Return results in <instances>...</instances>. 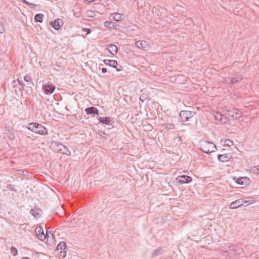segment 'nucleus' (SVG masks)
<instances>
[{
    "label": "nucleus",
    "mask_w": 259,
    "mask_h": 259,
    "mask_svg": "<svg viewBox=\"0 0 259 259\" xmlns=\"http://www.w3.org/2000/svg\"><path fill=\"white\" fill-rule=\"evenodd\" d=\"M200 149L203 152L209 153L216 149V146L212 142L202 140L200 142Z\"/></svg>",
    "instance_id": "obj_1"
},
{
    "label": "nucleus",
    "mask_w": 259,
    "mask_h": 259,
    "mask_svg": "<svg viewBox=\"0 0 259 259\" xmlns=\"http://www.w3.org/2000/svg\"><path fill=\"white\" fill-rule=\"evenodd\" d=\"M28 129L32 132L40 135H45L47 133V130L41 124L37 123H31L28 124Z\"/></svg>",
    "instance_id": "obj_2"
},
{
    "label": "nucleus",
    "mask_w": 259,
    "mask_h": 259,
    "mask_svg": "<svg viewBox=\"0 0 259 259\" xmlns=\"http://www.w3.org/2000/svg\"><path fill=\"white\" fill-rule=\"evenodd\" d=\"M227 113V115L235 119H238L241 117L242 113L238 110L234 108H229L225 109Z\"/></svg>",
    "instance_id": "obj_3"
},
{
    "label": "nucleus",
    "mask_w": 259,
    "mask_h": 259,
    "mask_svg": "<svg viewBox=\"0 0 259 259\" xmlns=\"http://www.w3.org/2000/svg\"><path fill=\"white\" fill-rule=\"evenodd\" d=\"M194 115V113L190 111L183 110L180 113V116L182 121H187Z\"/></svg>",
    "instance_id": "obj_4"
},
{
    "label": "nucleus",
    "mask_w": 259,
    "mask_h": 259,
    "mask_svg": "<svg viewBox=\"0 0 259 259\" xmlns=\"http://www.w3.org/2000/svg\"><path fill=\"white\" fill-rule=\"evenodd\" d=\"M35 232L37 238L40 240H44L47 238V237H49L48 232L45 234L44 229L41 227H37L35 230Z\"/></svg>",
    "instance_id": "obj_5"
},
{
    "label": "nucleus",
    "mask_w": 259,
    "mask_h": 259,
    "mask_svg": "<svg viewBox=\"0 0 259 259\" xmlns=\"http://www.w3.org/2000/svg\"><path fill=\"white\" fill-rule=\"evenodd\" d=\"M55 86L52 83H49L48 84H43L42 89L45 93L47 95L52 94L55 90Z\"/></svg>",
    "instance_id": "obj_6"
},
{
    "label": "nucleus",
    "mask_w": 259,
    "mask_h": 259,
    "mask_svg": "<svg viewBox=\"0 0 259 259\" xmlns=\"http://www.w3.org/2000/svg\"><path fill=\"white\" fill-rule=\"evenodd\" d=\"M50 24L55 29L59 30L63 26V22L62 19H58L51 22Z\"/></svg>",
    "instance_id": "obj_7"
},
{
    "label": "nucleus",
    "mask_w": 259,
    "mask_h": 259,
    "mask_svg": "<svg viewBox=\"0 0 259 259\" xmlns=\"http://www.w3.org/2000/svg\"><path fill=\"white\" fill-rule=\"evenodd\" d=\"M177 180L179 183L184 184L191 182L192 181V178L188 176L182 175L177 178Z\"/></svg>",
    "instance_id": "obj_8"
},
{
    "label": "nucleus",
    "mask_w": 259,
    "mask_h": 259,
    "mask_svg": "<svg viewBox=\"0 0 259 259\" xmlns=\"http://www.w3.org/2000/svg\"><path fill=\"white\" fill-rule=\"evenodd\" d=\"M243 205V200L241 199H238L232 202L230 205V208L236 209L238 207L241 206Z\"/></svg>",
    "instance_id": "obj_9"
},
{
    "label": "nucleus",
    "mask_w": 259,
    "mask_h": 259,
    "mask_svg": "<svg viewBox=\"0 0 259 259\" xmlns=\"http://www.w3.org/2000/svg\"><path fill=\"white\" fill-rule=\"evenodd\" d=\"M135 45L137 47L143 50H146L148 48V43L144 40H139L136 42Z\"/></svg>",
    "instance_id": "obj_10"
},
{
    "label": "nucleus",
    "mask_w": 259,
    "mask_h": 259,
    "mask_svg": "<svg viewBox=\"0 0 259 259\" xmlns=\"http://www.w3.org/2000/svg\"><path fill=\"white\" fill-rule=\"evenodd\" d=\"M231 158V156L230 154H223L218 155V159L219 161L222 162H225L229 161Z\"/></svg>",
    "instance_id": "obj_11"
},
{
    "label": "nucleus",
    "mask_w": 259,
    "mask_h": 259,
    "mask_svg": "<svg viewBox=\"0 0 259 259\" xmlns=\"http://www.w3.org/2000/svg\"><path fill=\"white\" fill-rule=\"evenodd\" d=\"M243 78L242 75L239 73L236 74L233 77L230 78V83L234 84L241 81Z\"/></svg>",
    "instance_id": "obj_12"
},
{
    "label": "nucleus",
    "mask_w": 259,
    "mask_h": 259,
    "mask_svg": "<svg viewBox=\"0 0 259 259\" xmlns=\"http://www.w3.org/2000/svg\"><path fill=\"white\" fill-rule=\"evenodd\" d=\"M232 250H234V247L227 245L225 247V249L221 251V254L224 255H231L232 253L231 252Z\"/></svg>",
    "instance_id": "obj_13"
},
{
    "label": "nucleus",
    "mask_w": 259,
    "mask_h": 259,
    "mask_svg": "<svg viewBox=\"0 0 259 259\" xmlns=\"http://www.w3.org/2000/svg\"><path fill=\"white\" fill-rule=\"evenodd\" d=\"M98 120L102 123L107 125H111L113 123V120L109 117H100Z\"/></svg>",
    "instance_id": "obj_14"
},
{
    "label": "nucleus",
    "mask_w": 259,
    "mask_h": 259,
    "mask_svg": "<svg viewBox=\"0 0 259 259\" xmlns=\"http://www.w3.org/2000/svg\"><path fill=\"white\" fill-rule=\"evenodd\" d=\"M103 62L106 65L114 68H116L118 65L117 62L115 60L105 59Z\"/></svg>",
    "instance_id": "obj_15"
},
{
    "label": "nucleus",
    "mask_w": 259,
    "mask_h": 259,
    "mask_svg": "<svg viewBox=\"0 0 259 259\" xmlns=\"http://www.w3.org/2000/svg\"><path fill=\"white\" fill-rule=\"evenodd\" d=\"M249 179L247 177L239 178L237 179L236 182L240 185H247L249 183Z\"/></svg>",
    "instance_id": "obj_16"
},
{
    "label": "nucleus",
    "mask_w": 259,
    "mask_h": 259,
    "mask_svg": "<svg viewBox=\"0 0 259 259\" xmlns=\"http://www.w3.org/2000/svg\"><path fill=\"white\" fill-rule=\"evenodd\" d=\"M87 114H98V110L97 108L95 107H91L85 109V110Z\"/></svg>",
    "instance_id": "obj_17"
},
{
    "label": "nucleus",
    "mask_w": 259,
    "mask_h": 259,
    "mask_svg": "<svg viewBox=\"0 0 259 259\" xmlns=\"http://www.w3.org/2000/svg\"><path fill=\"white\" fill-rule=\"evenodd\" d=\"M214 117L216 120H220L224 123H227V119L226 117L223 118V115L219 112H216L214 114Z\"/></svg>",
    "instance_id": "obj_18"
},
{
    "label": "nucleus",
    "mask_w": 259,
    "mask_h": 259,
    "mask_svg": "<svg viewBox=\"0 0 259 259\" xmlns=\"http://www.w3.org/2000/svg\"><path fill=\"white\" fill-rule=\"evenodd\" d=\"M107 50L112 55L116 54L118 52V48L114 45H110L107 48Z\"/></svg>",
    "instance_id": "obj_19"
},
{
    "label": "nucleus",
    "mask_w": 259,
    "mask_h": 259,
    "mask_svg": "<svg viewBox=\"0 0 259 259\" xmlns=\"http://www.w3.org/2000/svg\"><path fill=\"white\" fill-rule=\"evenodd\" d=\"M113 15V19L116 21L122 20L124 18V15L120 13H114Z\"/></svg>",
    "instance_id": "obj_20"
},
{
    "label": "nucleus",
    "mask_w": 259,
    "mask_h": 259,
    "mask_svg": "<svg viewBox=\"0 0 259 259\" xmlns=\"http://www.w3.org/2000/svg\"><path fill=\"white\" fill-rule=\"evenodd\" d=\"M162 253V249L161 247H159L155 250L152 253L151 256L152 257H154L157 255L161 254Z\"/></svg>",
    "instance_id": "obj_21"
},
{
    "label": "nucleus",
    "mask_w": 259,
    "mask_h": 259,
    "mask_svg": "<svg viewBox=\"0 0 259 259\" xmlns=\"http://www.w3.org/2000/svg\"><path fill=\"white\" fill-rule=\"evenodd\" d=\"M44 18V15L41 14H38L35 16V20L39 22H41Z\"/></svg>",
    "instance_id": "obj_22"
},
{
    "label": "nucleus",
    "mask_w": 259,
    "mask_h": 259,
    "mask_svg": "<svg viewBox=\"0 0 259 259\" xmlns=\"http://www.w3.org/2000/svg\"><path fill=\"white\" fill-rule=\"evenodd\" d=\"M250 171L255 174H259V166L258 165L251 167Z\"/></svg>",
    "instance_id": "obj_23"
},
{
    "label": "nucleus",
    "mask_w": 259,
    "mask_h": 259,
    "mask_svg": "<svg viewBox=\"0 0 259 259\" xmlns=\"http://www.w3.org/2000/svg\"><path fill=\"white\" fill-rule=\"evenodd\" d=\"M86 16L88 18H93L96 16V14L93 11L88 10L86 12Z\"/></svg>",
    "instance_id": "obj_24"
},
{
    "label": "nucleus",
    "mask_w": 259,
    "mask_h": 259,
    "mask_svg": "<svg viewBox=\"0 0 259 259\" xmlns=\"http://www.w3.org/2000/svg\"><path fill=\"white\" fill-rule=\"evenodd\" d=\"M39 210L38 209H33L31 210L30 212L33 216L37 218V217H39Z\"/></svg>",
    "instance_id": "obj_25"
},
{
    "label": "nucleus",
    "mask_w": 259,
    "mask_h": 259,
    "mask_svg": "<svg viewBox=\"0 0 259 259\" xmlns=\"http://www.w3.org/2000/svg\"><path fill=\"white\" fill-rule=\"evenodd\" d=\"M222 142L224 143V144L227 146H230L233 145V141L230 140L229 139L222 140Z\"/></svg>",
    "instance_id": "obj_26"
},
{
    "label": "nucleus",
    "mask_w": 259,
    "mask_h": 259,
    "mask_svg": "<svg viewBox=\"0 0 259 259\" xmlns=\"http://www.w3.org/2000/svg\"><path fill=\"white\" fill-rule=\"evenodd\" d=\"M66 244L64 242L60 243L57 245V249L64 250L66 248Z\"/></svg>",
    "instance_id": "obj_27"
},
{
    "label": "nucleus",
    "mask_w": 259,
    "mask_h": 259,
    "mask_svg": "<svg viewBox=\"0 0 259 259\" xmlns=\"http://www.w3.org/2000/svg\"><path fill=\"white\" fill-rule=\"evenodd\" d=\"M104 26L107 28H112L114 27V24L112 22L106 21L104 22Z\"/></svg>",
    "instance_id": "obj_28"
},
{
    "label": "nucleus",
    "mask_w": 259,
    "mask_h": 259,
    "mask_svg": "<svg viewBox=\"0 0 259 259\" xmlns=\"http://www.w3.org/2000/svg\"><path fill=\"white\" fill-rule=\"evenodd\" d=\"M174 127H175V124L172 123H167L165 125V128L167 129V130H171V129L174 128Z\"/></svg>",
    "instance_id": "obj_29"
},
{
    "label": "nucleus",
    "mask_w": 259,
    "mask_h": 259,
    "mask_svg": "<svg viewBox=\"0 0 259 259\" xmlns=\"http://www.w3.org/2000/svg\"><path fill=\"white\" fill-rule=\"evenodd\" d=\"M11 254L15 256L17 254V250L15 247H12L11 249Z\"/></svg>",
    "instance_id": "obj_30"
},
{
    "label": "nucleus",
    "mask_w": 259,
    "mask_h": 259,
    "mask_svg": "<svg viewBox=\"0 0 259 259\" xmlns=\"http://www.w3.org/2000/svg\"><path fill=\"white\" fill-rule=\"evenodd\" d=\"M24 80H25V81L28 82V81H30L31 80V77L30 76L26 75L24 77Z\"/></svg>",
    "instance_id": "obj_31"
},
{
    "label": "nucleus",
    "mask_w": 259,
    "mask_h": 259,
    "mask_svg": "<svg viewBox=\"0 0 259 259\" xmlns=\"http://www.w3.org/2000/svg\"><path fill=\"white\" fill-rule=\"evenodd\" d=\"M21 1H22L23 3L25 4L26 5H29V6H30V5H32V6H35V5H34V4H31V3H29V2H27V1H26V0H21Z\"/></svg>",
    "instance_id": "obj_32"
},
{
    "label": "nucleus",
    "mask_w": 259,
    "mask_h": 259,
    "mask_svg": "<svg viewBox=\"0 0 259 259\" xmlns=\"http://www.w3.org/2000/svg\"><path fill=\"white\" fill-rule=\"evenodd\" d=\"M82 30L87 32V34H90L91 32V30L89 28H83Z\"/></svg>",
    "instance_id": "obj_33"
},
{
    "label": "nucleus",
    "mask_w": 259,
    "mask_h": 259,
    "mask_svg": "<svg viewBox=\"0 0 259 259\" xmlns=\"http://www.w3.org/2000/svg\"><path fill=\"white\" fill-rule=\"evenodd\" d=\"M4 31V29L2 24H0V33H2Z\"/></svg>",
    "instance_id": "obj_34"
},
{
    "label": "nucleus",
    "mask_w": 259,
    "mask_h": 259,
    "mask_svg": "<svg viewBox=\"0 0 259 259\" xmlns=\"http://www.w3.org/2000/svg\"><path fill=\"white\" fill-rule=\"evenodd\" d=\"M18 82H19V84L21 85L22 87H23L24 84L22 82V81L21 80H20L19 79H18Z\"/></svg>",
    "instance_id": "obj_35"
},
{
    "label": "nucleus",
    "mask_w": 259,
    "mask_h": 259,
    "mask_svg": "<svg viewBox=\"0 0 259 259\" xmlns=\"http://www.w3.org/2000/svg\"><path fill=\"white\" fill-rule=\"evenodd\" d=\"M46 232H48V234L49 235V237H47V238H49L50 237H53V234L51 233L50 231H47Z\"/></svg>",
    "instance_id": "obj_36"
},
{
    "label": "nucleus",
    "mask_w": 259,
    "mask_h": 259,
    "mask_svg": "<svg viewBox=\"0 0 259 259\" xmlns=\"http://www.w3.org/2000/svg\"><path fill=\"white\" fill-rule=\"evenodd\" d=\"M102 72H103V73H106V72H107V69H106V68H103L102 69Z\"/></svg>",
    "instance_id": "obj_37"
},
{
    "label": "nucleus",
    "mask_w": 259,
    "mask_h": 259,
    "mask_svg": "<svg viewBox=\"0 0 259 259\" xmlns=\"http://www.w3.org/2000/svg\"><path fill=\"white\" fill-rule=\"evenodd\" d=\"M87 2L91 3L93 2L94 0H86Z\"/></svg>",
    "instance_id": "obj_38"
},
{
    "label": "nucleus",
    "mask_w": 259,
    "mask_h": 259,
    "mask_svg": "<svg viewBox=\"0 0 259 259\" xmlns=\"http://www.w3.org/2000/svg\"><path fill=\"white\" fill-rule=\"evenodd\" d=\"M22 259H30V258L27 257H23Z\"/></svg>",
    "instance_id": "obj_39"
},
{
    "label": "nucleus",
    "mask_w": 259,
    "mask_h": 259,
    "mask_svg": "<svg viewBox=\"0 0 259 259\" xmlns=\"http://www.w3.org/2000/svg\"><path fill=\"white\" fill-rule=\"evenodd\" d=\"M248 201H243V203H247Z\"/></svg>",
    "instance_id": "obj_40"
},
{
    "label": "nucleus",
    "mask_w": 259,
    "mask_h": 259,
    "mask_svg": "<svg viewBox=\"0 0 259 259\" xmlns=\"http://www.w3.org/2000/svg\"><path fill=\"white\" fill-rule=\"evenodd\" d=\"M116 70H117V71H118L120 70V69H117Z\"/></svg>",
    "instance_id": "obj_41"
},
{
    "label": "nucleus",
    "mask_w": 259,
    "mask_h": 259,
    "mask_svg": "<svg viewBox=\"0 0 259 259\" xmlns=\"http://www.w3.org/2000/svg\"><path fill=\"white\" fill-rule=\"evenodd\" d=\"M225 82L226 83H227V80H226L225 81Z\"/></svg>",
    "instance_id": "obj_42"
},
{
    "label": "nucleus",
    "mask_w": 259,
    "mask_h": 259,
    "mask_svg": "<svg viewBox=\"0 0 259 259\" xmlns=\"http://www.w3.org/2000/svg\"><path fill=\"white\" fill-rule=\"evenodd\" d=\"M257 86H258V88L259 89V83H258Z\"/></svg>",
    "instance_id": "obj_43"
}]
</instances>
